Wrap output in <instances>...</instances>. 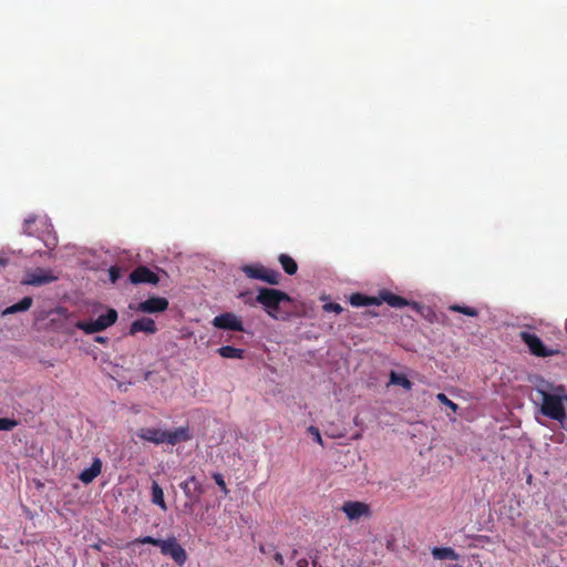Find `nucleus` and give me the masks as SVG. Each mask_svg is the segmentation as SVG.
I'll return each instance as SVG.
<instances>
[{
    "instance_id": "1",
    "label": "nucleus",
    "mask_w": 567,
    "mask_h": 567,
    "mask_svg": "<svg viewBox=\"0 0 567 567\" xmlns=\"http://www.w3.org/2000/svg\"><path fill=\"white\" fill-rule=\"evenodd\" d=\"M136 436L145 442L155 445L168 444L176 445L192 440L193 434L188 425L179 426L174 430H162L156 427H141L136 431Z\"/></svg>"
},
{
    "instance_id": "2",
    "label": "nucleus",
    "mask_w": 567,
    "mask_h": 567,
    "mask_svg": "<svg viewBox=\"0 0 567 567\" xmlns=\"http://www.w3.org/2000/svg\"><path fill=\"white\" fill-rule=\"evenodd\" d=\"M256 302L261 305L267 315L276 320H286L288 311L281 309L282 302H291L288 293L274 288H259Z\"/></svg>"
},
{
    "instance_id": "3",
    "label": "nucleus",
    "mask_w": 567,
    "mask_h": 567,
    "mask_svg": "<svg viewBox=\"0 0 567 567\" xmlns=\"http://www.w3.org/2000/svg\"><path fill=\"white\" fill-rule=\"evenodd\" d=\"M537 392L542 396V413L545 416L563 424L567 417L565 409L566 395H564V388L557 386L555 389V393H550L545 389H537Z\"/></svg>"
},
{
    "instance_id": "4",
    "label": "nucleus",
    "mask_w": 567,
    "mask_h": 567,
    "mask_svg": "<svg viewBox=\"0 0 567 567\" xmlns=\"http://www.w3.org/2000/svg\"><path fill=\"white\" fill-rule=\"evenodd\" d=\"M117 318V311L109 308L106 313L100 315L95 320L78 321L75 326L86 334H92L110 328L116 322Z\"/></svg>"
},
{
    "instance_id": "5",
    "label": "nucleus",
    "mask_w": 567,
    "mask_h": 567,
    "mask_svg": "<svg viewBox=\"0 0 567 567\" xmlns=\"http://www.w3.org/2000/svg\"><path fill=\"white\" fill-rule=\"evenodd\" d=\"M241 270L250 279L261 280L272 286H277L280 282V274L277 270L260 264L245 265Z\"/></svg>"
},
{
    "instance_id": "6",
    "label": "nucleus",
    "mask_w": 567,
    "mask_h": 567,
    "mask_svg": "<svg viewBox=\"0 0 567 567\" xmlns=\"http://www.w3.org/2000/svg\"><path fill=\"white\" fill-rule=\"evenodd\" d=\"M179 487L184 492L187 502L184 505V508L192 513L194 511V506L199 503L202 495L204 494V487L202 483L195 477L190 476L186 481L179 484Z\"/></svg>"
},
{
    "instance_id": "7",
    "label": "nucleus",
    "mask_w": 567,
    "mask_h": 567,
    "mask_svg": "<svg viewBox=\"0 0 567 567\" xmlns=\"http://www.w3.org/2000/svg\"><path fill=\"white\" fill-rule=\"evenodd\" d=\"M519 337L522 341L528 347L532 354L540 358L551 357L557 354L558 350L547 349L543 341L533 332L520 331Z\"/></svg>"
},
{
    "instance_id": "8",
    "label": "nucleus",
    "mask_w": 567,
    "mask_h": 567,
    "mask_svg": "<svg viewBox=\"0 0 567 567\" xmlns=\"http://www.w3.org/2000/svg\"><path fill=\"white\" fill-rule=\"evenodd\" d=\"M159 548L163 555L169 556L178 566H183L187 560L186 550L174 536L163 539Z\"/></svg>"
},
{
    "instance_id": "9",
    "label": "nucleus",
    "mask_w": 567,
    "mask_h": 567,
    "mask_svg": "<svg viewBox=\"0 0 567 567\" xmlns=\"http://www.w3.org/2000/svg\"><path fill=\"white\" fill-rule=\"evenodd\" d=\"M214 327L223 330L244 331V324L239 317L231 312L216 316L213 320Z\"/></svg>"
},
{
    "instance_id": "10",
    "label": "nucleus",
    "mask_w": 567,
    "mask_h": 567,
    "mask_svg": "<svg viewBox=\"0 0 567 567\" xmlns=\"http://www.w3.org/2000/svg\"><path fill=\"white\" fill-rule=\"evenodd\" d=\"M130 281L134 285L150 284L156 286L159 282V277L156 272L152 271L146 266H137L130 274Z\"/></svg>"
},
{
    "instance_id": "11",
    "label": "nucleus",
    "mask_w": 567,
    "mask_h": 567,
    "mask_svg": "<svg viewBox=\"0 0 567 567\" xmlns=\"http://www.w3.org/2000/svg\"><path fill=\"white\" fill-rule=\"evenodd\" d=\"M168 300L164 297L152 296L138 303L136 310L143 313H158L168 309Z\"/></svg>"
},
{
    "instance_id": "12",
    "label": "nucleus",
    "mask_w": 567,
    "mask_h": 567,
    "mask_svg": "<svg viewBox=\"0 0 567 567\" xmlns=\"http://www.w3.org/2000/svg\"><path fill=\"white\" fill-rule=\"evenodd\" d=\"M54 280H56V277L52 275L51 270L37 268L25 275L22 284L39 287L53 282Z\"/></svg>"
},
{
    "instance_id": "13",
    "label": "nucleus",
    "mask_w": 567,
    "mask_h": 567,
    "mask_svg": "<svg viewBox=\"0 0 567 567\" xmlns=\"http://www.w3.org/2000/svg\"><path fill=\"white\" fill-rule=\"evenodd\" d=\"M341 511L347 515L350 520H358L362 516L370 515V507L363 502L348 501L344 502Z\"/></svg>"
},
{
    "instance_id": "14",
    "label": "nucleus",
    "mask_w": 567,
    "mask_h": 567,
    "mask_svg": "<svg viewBox=\"0 0 567 567\" xmlns=\"http://www.w3.org/2000/svg\"><path fill=\"white\" fill-rule=\"evenodd\" d=\"M157 331V327L155 321L152 318L143 317L141 319L134 320L130 326L128 333L131 336L136 334L137 332H145L153 334Z\"/></svg>"
},
{
    "instance_id": "15",
    "label": "nucleus",
    "mask_w": 567,
    "mask_h": 567,
    "mask_svg": "<svg viewBox=\"0 0 567 567\" xmlns=\"http://www.w3.org/2000/svg\"><path fill=\"white\" fill-rule=\"evenodd\" d=\"M379 306L383 302L388 303L392 308L401 309L403 307L410 306L411 303L403 297L398 296L389 290L380 291L378 296Z\"/></svg>"
},
{
    "instance_id": "16",
    "label": "nucleus",
    "mask_w": 567,
    "mask_h": 567,
    "mask_svg": "<svg viewBox=\"0 0 567 567\" xmlns=\"http://www.w3.org/2000/svg\"><path fill=\"white\" fill-rule=\"evenodd\" d=\"M101 471L102 461L99 457H94L91 466L80 473L79 480L84 484H90L101 474Z\"/></svg>"
},
{
    "instance_id": "17",
    "label": "nucleus",
    "mask_w": 567,
    "mask_h": 567,
    "mask_svg": "<svg viewBox=\"0 0 567 567\" xmlns=\"http://www.w3.org/2000/svg\"><path fill=\"white\" fill-rule=\"evenodd\" d=\"M350 303L353 307L379 306V300L378 297H370L355 292L350 296Z\"/></svg>"
},
{
    "instance_id": "18",
    "label": "nucleus",
    "mask_w": 567,
    "mask_h": 567,
    "mask_svg": "<svg viewBox=\"0 0 567 567\" xmlns=\"http://www.w3.org/2000/svg\"><path fill=\"white\" fill-rule=\"evenodd\" d=\"M32 303H33V299L31 297L27 296V297L22 298L19 302L6 308L1 312V315L8 316V315L16 313V312L27 311L30 309Z\"/></svg>"
},
{
    "instance_id": "19",
    "label": "nucleus",
    "mask_w": 567,
    "mask_h": 567,
    "mask_svg": "<svg viewBox=\"0 0 567 567\" xmlns=\"http://www.w3.org/2000/svg\"><path fill=\"white\" fill-rule=\"evenodd\" d=\"M431 553L433 557L439 560H457L460 558V555L451 547H433Z\"/></svg>"
},
{
    "instance_id": "20",
    "label": "nucleus",
    "mask_w": 567,
    "mask_h": 567,
    "mask_svg": "<svg viewBox=\"0 0 567 567\" xmlns=\"http://www.w3.org/2000/svg\"><path fill=\"white\" fill-rule=\"evenodd\" d=\"M278 261L280 262L284 271L287 275L292 276L297 272L298 265H297L296 260L292 257H290L289 255L280 254L278 257Z\"/></svg>"
},
{
    "instance_id": "21",
    "label": "nucleus",
    "mask_w": 567,
    "mask_h": 567,
    "mask_svg": "<svg viewBox=\"0 0 567 567\" xmlns=\"http://www.w3.org/2000/svg\"><path fill=\"white\" fill-rule=\"evenodd\" d=\"M218 354L226 359H243L245 350L231 346H223L217 350Z\"/></svg>"
},
{
    "instance_id": "22",
    "label": "nucleus",
    "mask_w": 567,
    "mask_h": 567,
    "mask_svg": "<svg viewBox=\"0 0 567 567\" xmlns=\"http://www.w3.org/2000/svg\"><path fill=\"white\" fill-rule=\"evenodd\" d=\"M152 502L159 506L163 511L167 509V505L164 499V492L156 482H153L152 484Z\"/></svg>"
},
{
    "instance_id": "23",
    "label": "nucleus",
    "mask_w": 567,
    "mask_h": 567,
    "mask_svg": "<svg viewBox=\"0 0 567 567\" xmlns=\"http://www.w3.org/2000/svg\"><path fill=\"white\" fill-rule=\"evenodd\" d=\"M390 383L401 385L405 390H411L413 385L412 382L404 374H400L394 371L390 373Z\"/></svg>"
},
{
    "instance_id": "24",
    "label": "nucleus",
    "mask_w": 567,
    "mask_h": 567,
    "mask_svg": "<svg viewBox=\"0 0 567 567\" xmlns=\"http://www.w3.org/2000/svg\"><path fill=\"white\" fill-rule=\"evenodd\" d=\"M449 310L454 311V312H460V313L466 315L468 317H477L478 316V311L475 308L468 307V306L451 305L449 307Z\"/></svg>"
},
{
    "instance_id": "25",
    "label": "nucleus",
    "mask_w": 567,
    "mask_h": 567,
    "mask_svg": "<svg viewBox=\"0 0 567 567\" xmlns=\"http://www.w3.org/2000/svg\"><path fill=\"white\" fill-rule=\"evenodd\" d=\"M35 220H37V216L35 215H30V216H28L24 219L23 227H22V233L24 235H28V236H33L34 235L32 226L34 225Z\"/></svg>"
},
{
    "instance_id": "26",
    "label": "nucleus",
    "mask_w": 567,
    "mask_h": 567,
    "mask_svg": "<svg viewBox=\"0 0 567 567\" xmlns=\"http://www.w3.org/2000/svg\"><path fill=\"white\" fill-rule=\"evenodd\" d=\"M18 424H19V422L14 419L0 417V431H11Z\"/></svg>"
},
{
    "instance_id": "27",
    "label": "nucleus",
    "mask_w": 567,
    "mask_h": 567,
    "mask_svg": "<svg viewBox=\"0 0 567 567\" xmlns=\"http://www.w3.org/2000/svg\"><path fill=\"white\" fill-rule=\"evenodd\" d=\"M436 399L440 403L450 408L453 412L457 411L458 405L456 403H454L453 401H451L444 393H439L436 395Z\"/></svg>"
},
{
    "instance_id": "28",
    "label": "nucleus",
    "mask_w": 567,
    "mask_h": 567,
    "mask_svg": "<svg viewBox=\"0 0 567 567\" xmlns=\"http://www.w3.org/2000/svg\"><path fill=\"white\" fill-rule=\"evenodd\" d=\"M161 542H163V539L154 538L152 536H144L134 540V543L137 544H151L157 547H161Z\"/></svg>"
},
{
    "instance_id": "29",
    "label": "nucleus",
    "mask_w": 567,
    "mask_h": 567,
    "mask_svg": "<svg viewBox=\"0 0 567 567\" xmlns=\"http://www.w3.org/2000/svg\"><path fill=\"white\" fill-rule=\"evenodd\" d=\"M213 478L215 481V483L220 487V489L225 493V494H228V488L226 486V483H225V480L221 474L219 473H214L213 474Z\"/></svg>"
},
{
    "instance_id": "30",
    "label": "nucleus",
    "mask_w": 567,
    "mask_h": 567,
    "mask_svg": "<svg viewBox=\"0 0 567 567\" xmlns=\"http://www.w3.org/2000/svg\"><path fill=\"white\" fill-rule=\"evenodd\" d=\"M323 310L326 312L340 313L342 311V307L337 302H328V303L323 305Z\"/></svg>"
},
{
    "instance_id": "31",
    "label": "nucleus",
    "mask_w": 567,
    "mask_h": 567,
    "mask_svg": "<svg viewBox=\"0 0 567 567\" xmlns=\"http://www.w3.org/2000/svg\"><path fill=\"white\" fill-rule=\"evenodd\" d=\"M110 279L112 282H116L121 278V268L117 266H112L109 270Z\"/></svg>"
},
{
    "instance_id": "32",
    "label": "nucleus",
    "mask_w": 567,
    "mask_h": 567,
    "mask_svg": "<svg viewBox=\"0 0 567 567\" xmlns=\"http://www.w3.org/2000/svg\"><path fill=\"white\" fill-rule=\"evenodd\" d=\"M309 432L313 435L316 442H318L319 444H322V437H321V434L319 432V430L316 427V426H310L309 427Z\"/></svg>"
},
{
    "instance_id": "33",
    "label": "nucleus",
    "mask_w": 567,
    "mask_h": 567,
    "mask_svg": "<svg viewBox=\"0 0 567 567\" xmlns=\"http://www.w3.org/2000/svg\"><path fill=\"white\" fill-rule=\"evenodd\" d=\"M274 559L281 566L285 564L284 556L280 553H276Z\"/></svg>"
},
{
    "instance_id": "34",
    "label": "nucleus",
    "mask_w": 567,
    "mask_h": 567,
    "mask_svg": "<svg viewBox=\"0 0 567 567\" xmlns=\"http://www.w3.org/2000/svg\"><path fill=\"white\" fill-rule=\"evenodd\" d=\"M309 561L307 558H300L297 560V567H308Z\"/></svg>"
},
{
    "instance_id": "35",
    "label": "nucleus",
    "mask_w": 567,
    "mask_h": 567,
    "mask_svg": "<svg viewBox=\"0 0 567 567\" xmlns=\"http://www.w3.org/2000/svg\"><path fill=\"white\" fill-rule=\"evenodd\" d=\"M8 261L9 259L6 256L0 255V267H6L8 265Z\"/></svg>"
},
{
    "instance_id": "36",
    "label": "nucleus",
    "mask_w": 567,
    "mask_h": 567,
    "mask_svg": "<svg viewBox=\"0 0 567 567\" xmlns=\"http://www.w3.org/2000/svg\"><path fill=\"white\" fill-rule=\"evenodd\" d=\"M95 341H96V342H99V343H107L109 338H106V337H100V336H99V337H96V338H95Z\"/></svg>"
},
{
    "instance_id": "37",
    "label": "nucleus",
    "mask_w": 567,
    "mask_h": 567,
    "mask_svg": "<svg viewBox=\"0 0 567 567\" xmlns=\"http://www.w3.org/2000/svg\"><path fill=\"white\" fill-rule=\"evenodd\" d=\"M311 564H312V567H321L317 557L312 559Z\"/></svg>"
}]
</instances>
